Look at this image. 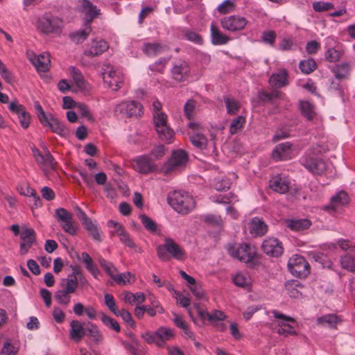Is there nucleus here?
<instances>
[{"label": "nucleus", "mask_w": 355, "mask_h": 355, "mask_svg": "<svg viewBox=\"0 0 355 355\" xmlns=\"http://www.w3.org/2000/svg\"><path fill=\"white\" fill-rule=\"evenodd\" d=\"M226 250L231 257L237 259L243 263H258L259 255L257 248L251 243L228 244L226 245Z\"/></svg>", "instance_id": "f257e3e1"}, {"label": "nucleus", "mask_w": 355, "mask_h": 355, "mask_svg": "<svg viewBox=\"0 0 355 355\" xmlns=\"http://www.w3.org/2000/svg\"><path fill=\"white\" fill-rule=\"evenodd\" d=\"M169 205L178 213L187 214L191 211L195 201L191 196L183 191H175L168 198Z\"/></svg>", "instance_id": "f03ea898"}, {"label": "nucleus", "mask_w": 355, "mask_h": 355, "mask_svg": "<svg viewBox=\"0 0 355 355\" xmlns=\"http://www.w3.org/2000/svg\"><path fill=\"white\" fill-rule=\"evenodd\" d=\"M34 107L37 118L44 127H48L53 132L65 136L68 131L64 125L51 114H46L39 102H35Z\"/></svg>", "instance_id": "7ed1b4c3"}, {"label": "nucleus", "mask_w": 355, "mask_h": 355, "mask_svg": "<svg viewBox=\"0 0 355 355\" xmlns=\"http://www.w3.org/2000/svg\"><path fill=\"white\" fill-rule=\"evenodd\" d=\"M63 26V21L52 15H44L37 21V29L45 35H60Z\"/></svg>", "instance_id": "20e7f679"}, {"label": "nucleus", "mask_w": 355, "mask_h": 355, "mask_svg": "<svg viewBox=\"0 0 355 355\" xmlns=\"http://www.w3.org/2000/svg\"><path fill=\"white\" fill-rule=\"evenodd\" d=\"M155 130L161 140L166 143H171L173 140L174 132L168 126L167 115L164 112L153 114Z\"/></svg>", "instance_id": "39448f33"}, {"label": "nucleus", "mask_w": 355, "mask_h": 355, "mask_svg": "<svg viewBox=\"0 0 355 355\" xmlns=\"http://www.w3.org/2000/svg\"><path fill=\"white\" fill-rule=\"evenodd\" d=\"M32 151L36 163L45 173L55 170L57 162L48 149L45 148L44 153H42L34 147L32 148Z\"/></svg>", "instance_id": "423d86ee"}, {"label": "nucleus", "mask_w": 355, "mask_h": 355, "mask_svg": "<svg viewBox=\"0 0 355 355\" xmlns=\"http://www.w3.org/2000/svg\"><path fill=\"white\" fill-rule=\"evenodd\" d=\"M193 306L197 311L198 316L200 317L201 323H199L196 319L193 318L190 309H188V313L193 321L199 326L202 325L206 320L213 323L217 321H223L226 318L225 314L221 311L213 310L211 313H209L206 310L202 309L200 304L198 303H195Z\"/></svg>", "instance_id": "0eeeda50"}, {"label": "nucleus", "mask_w": 355, "mask_h": 355, "mask_svg": "<svg viewBox=\"0 0 355 355\" xmlns=\"http://www.w3.org/2000/svg\"><path fill=\"white\" fill-rule=\"evenodd\" d=\"M55 217L65 232L72 236L76 234L77 227L71 212L64 208H58L55 211Z\"/></svg>", "instance_id": "6e6552de"}, {"label": "nucleus", "mask_w": 355, "mask_h": 355, "mask_svg": "<svg viewBox=\"0 0 355 355\" xmlns=\"http://www.w3.org/2000/svg\"><path fill=\"white\" fill-rule=\"evenodd\" d=\"M188 162L187 153L182 149L173 150L167 162L165 164L166 173L182 168L186 166Z\"/></svg>", "instance_id": "1a4fd4ad"}, {"label": "nucleus", "mask_w": 355, "mask_h": 355, "mask_svg": "<svg viewBox=\"0 0 355 355\" xmlns=\"http://www.w3.org/2000/svg\"><path fill=\"white\" fill-rule=\"evenodd\" d=\"M114 113L125 117L139 116L142 113V105L135 101L123 102L115 107Z\"/></svg>", "instance_id": "9d476101"}, {"label": "nucleus", "mask_w": 355, "mask_h": 355, "mask_svg": "<svg viewBox=\"0 0 355 355\" xmlns=\"http://www.w3.org/2000/svg\"><path fill=\"white\" fill-rule=\"evenodd\" d=\"M167 251L173 258L182 260L184 258V251L172 239H166L164 244L157 247V254L160 258H164V251Z\"/></svg>", "instance_id": "9b49d317"}, {"label": "nucleus", "mask_w": 355, "mask_h": 355, "mask_svg": "<svg viewBox=\"0 0 355 355\" xmlns=\"http://www.w3.org/2000/svg\"><path fill=\"white\" fill-rule=\"evenodd\" d=\"M78 9L85 15V25L101 15V10L89 0H78Z\"/></svg>", "instance_id": "f8f14e48"}, {"label": "nucleus", "mask_w": 355, "mask_h": 355, "mask_svg": "<svg viewBox=\"0 0 355 355\" xmlns=\"http://www.w3.org/2000/svg\"><path fill=\"white\" fill-rule=\"evenodd\" d=\"M133 169L142 174H148L155 169V164L148 155L138 156L131 162Z\"/></svg>", "instance_id": "ddd939ff"}, {"label": "nucleus", "mask_w": 355, "mask_h": 355, "mask_svg": "<svg viewBox=\"0 0 355 355\" xmlns=\"http://www.w3.org/2000/svg\"><path fill=\"white\" fill-rule=\"evenodd\" d=\"M220 24L224 29L235 32L243 30L247 24V20L243 17L231 15L222 18Z\"/></svg>", "instance_id": "4468645a"}, {"label": "nucleus", "mask_w": 355, "mask_h": 355, "mask_svg": "<svg viewBox=\"0 0 355 355\" xmlns=\"http://www.w3.org/2000/svg\"><path fill=\"white\" fill-rule=\"evenodd\" d=\"M272 313L275 318L282 320L279 322V327L277 329V332L279 334L284 335V336L297 334L296 331L294 329L293 327L287 323L288 322H295L294 318L279 313L277 311H273Z\"/></svg>", "instance_id": "2eb2a0df"}, {"label": "nucleus", "mask_w": 355, "mask_h": 355, "mask_svg": "<svg viewBox=\"0 0 355 355\" xmlns=\"http://www.w3.org/2000/svg\"><path fill=\"white\" fill-rule=\"evenodd\" d=\"M190 72V68L188 63L182 60H178L173 62L171 69V76L173 79L178 82L184 81Z\"/></svg>", "instance_id": "dca6fc26"}, {"label": "nucleus", "mask_w": 355, "mask_h": 355, "mask_svg": "<svg viewBox=\"0 0 355 355\" xmlns=\"http://www.w3.org/2000/svg\"><path fill=\"white\" fill-rule=\"evenodd\" d=\"M20 253L25 254L36 242V233L33 228H26L20 234Z\"/></svg>", "instance_id": "f3484780"}, {"label": "nucleus", "mask_w": 355, "mask_h": 355, "mask_svg": "<svg viewBox=\"0 0 355 355\" xmlns=\"http://www.w3.org/2000/svg\"><path fill=\"white\" fill-rule=\"evenodd\" d=\"M263 251L268 255L278 257L283 253L284 248L282 243L275 238H268L262 243Z\"/></svg>", "instance_id": "a211bd4d"}, {"label": "nucleus", "mask_w": 355, "mask_h": 355, "mask_svg": "<svg viewBox=\"0 0 355 355\" xmlns=\"http://www.w3.org/2000/svg\"><path fill=\"white\" fill-rule=\"evenodd\" d=\"M9 110L17 114L19 123L24 129H27L31 122V115L26 112L24 105L12 102L9 105Z\"/></svg>", "instance_id": "6ab92c4d"}, {"label": "nucleus", "mask_w": 355, "mask_h": 355, "mask_svg": "<svg viewBox=\"0 0 355 355\" xmlns=\"http://www.w3.org/2000/svg\"><path fill=\"white\" fill-rule=\"evenodd\" d=\"M104 83L113 91H117L123 83V77L121 73L110 70L108 73H103Z\"/></svg>", "instance_id": "aec40b11"}, {"label": "nucleus", "mask_w": 355, "mask_h": 355, "mask_svg": "<svg viewBox=\"0 0 355 355\" xmlns=\"http://www.w3.org/2000/svg\"><path fill=\"white\" fill-rule=\"evenodd\" d=\"M272 157L276 161L291 159L293 157L292 145L289 142L278 144L273 150Z\"/></svg>", "instance_id": "412c9836"}, {"label": "nucleus", "mask_w": 355, "mask_h": 355, "mask_svg": "<svg viewBox=\"0 0 355 355\" xmlns=\"http://www.w3.org/2000/svg\"><path fill=\"white\" fill-rule=\"evenodd\" d=\"M270 187L275 192L285 193L289 190L290 180L286 175H276L270 180Z\"/></svg>", "instance_id": "4be33fe9"}, {"label": "nucleus", "mask_w": 355, "mask_h": 355, "mask_svg": "<svg viewBox=\"0 0 355 355\" xmlns=\"http://www.w3.org/2000/svg\"><path fill=\"white\" fill-rule=\"evenodd\" d=\"M108 48L109 46L106 41L103 40H94L84 51V54L89 57L98 56L107 51Z\"/></svg>", "instance_id": "5701e85b"}, {"label": "nucleus", "mask_w": 355, "mask_h": 355, "mask_svg": "<svg viewBox=\"0 0 355 355\" xmlns=\"http://www.w3.org/2000/svg\"><path fill=\"white\" fill-rule=\"evenodd\" d=\"M303 165L310 172L315 175L322 174L326 168L325 162L318 158H306L303 161Z\"/></svg>", "instance_id": "b1692460"}, {"label": "nucleus", "mask_w": 355, "mask_h": 355, "mask_svg": "<svg viewBox=\"0 0 355 355\" xmlns=\"http://www.w3.org/2000/svg\"><path fill=\"white\" fill-rule=\"evenodd\" d=\"M29 59L38 71L45 72L49 69L51 63L49 53H43L39 55H34Z\"/></svg>", "instance_id": "393cba45"}, {"label": "nucleus", "mask_w": 355, "mask_h": 355, "mask_svg": "<svg viewBox=\"0 0 355 355\" xmlns=\"http://www.w3.org/2000/svg\"><path fill=\"white\" fill-rule=\"evenodd\" d=\"M105 272L111 277L119 285H125V284H132L135 280V277L130 272H123L120 274H114L113 269L114 268H104Z\"/></svg>", "instance_id": "a878e982"}, {"label": "nucleus", "mask_w": 355, "mask_h": 355, "mask_svg": "<svg viewBox=\"0 0 355 355\" xmlns=\"http://www.w3.org/2000/svg\"><path fill=\"white\" fill-rule=\"evenodd\" d=\"M80 269V268H72V272L68 275L66 279L64 289L71 293L75 292L78 281H82L83 275Z\"/></svg>", "instance_id": "bb28decb"}, {"label": "nucleus", "mask_w": 355, "mask_h": 355, "mask_svg": "<svg viewBox=\"0 0 355 355\" xmlns=\"http://www.w3.org/2000/svg\"><path fill=\"white\" fill-rule=\"evenodd\" d=\"M69 337L75 342H79L86 334V329H84L82 324L76 320L70 322Z\"/></svg>", "instance_id": "cd10ccee"}, {"label": "nucleus", "mask_w": 355, "mask_h": 355, "mask_svg": "<svg viewBox=\"0 0 355 355\" xmlns=\"http://www.w3.org/2000/svg\"><path fill=\"white\" fill-rule=\"evenodd\" d=\"M211 43L214 45L226 44L230 38L221 33L219 28L212 23L210 27Z\"/></svg>", "instance_id": "c85d7f7f"}, {"label": "nucleus", "mask_w": 355, "mask_h": 355, "mask_svg": "<svg viewBox=\"0 0 355 355\" xmlns=\"http://www.w3.org/2000/svg\"><path fill=\"white\" fill-rule=\"evenodd\" d=\"M250 234L254 236H263L267 232V225L259 218H254L249 224Z\"/></svg>", "instance_id": "c756f323"}, {"label": "nucleus", "mask_w": 355, "mask_h": 355, "mask_svg": "<svg viewBox=\"0 0 355 355\" xmlns=\"http://www.w3.org/2000/svg\"><path fill=\"white\" fill-rule=\"evenodd\" d=\"M141 51L148 57H155L164 51V46L157 42H146L144 44Z\"/></svg>", "instance_id": "7c9ffc66"}, {"label": "nucleus", "mask_w": 355, "mask_h": 355, "mask_svg": "<svg viewBox=\"0 0 355 355\" xmlns=\"http://www.w3.org/2000/svg\"><path fill=\"white\" fill-rule=\"evenodd\" d=\"M287 72L285 69H282L276 73H273L269 80L270 84L272 87L281 88L288 84Z\"/></svg>", "instance_id": "2f4dec72"}, {"label": "nucleus", "mask_w": 355, "mask_h": 355, "mask_svg": "<svg viewBox=\"0 0 355 355\" xmlns=\"http://www.w3.org/2000/svg\"><path fill=\"white\" fill-rule=\"evenodd\" d=\"M84 228L88 232V233L92 236L93 239L96 241H101V232L98 227L96 223L93 222L91 218H88L82 223Z\"/></svg>", "instance_id": "473e14b6"}, {"label": "nucleus", "mask_w": 355, "mask_h": 355, "mask_svg": "<svg viewBox=\"0 0 355 355\" xmlns=\"http://www.w3.org/2000/svg\"><path fill=\"white\" fill-rule=\"evenodd\" d=\"M342 321L341 318L336 314H326L318 318L317 323L328 326L331 328H336L338 324Z\"/></svg>", "instance_id": "72a5a7b5"}, {"label": "nucleus", "mask_w": 355, "mask_h": 355, "mask_svg": "<svg viewBox=\"0 0 355 355\" xmlns=\"http://www.w3.org/2000/svg\"><path fill=\"white\" fill-rule=\"evenodd\" d=\"M118 236L120 241L127 247L133 249L135 252H139L140 248L133 242L129 234L125 231L123 226H119L117 230Z\"/></svg>", "instance_id": "f704fd0d"}, {"label": "nucleus", "mask_w": 355, "mask_h": 355, "mask_svg": "<svg viewBox=\"0 0 355 355\" xmlns=\"http://www.w3.org/2000/svg\"><path fill=\"white\" fill-rule=\"evenodd\" d=\"M118 236L120 241L127 247L133 249L135 252H139L140 248L133 242L129 234L125 231L123 226H119L117 230Z\"/></svg>", "instance_id": "c9c22d12"}, {"label": "nucleus", "mask_w": 355, "mask_h": 355, "mask_svg": "<svg viewBox=\"0 0 355 355\" xmlns=\"http://www.w3.org/2000/svg\"><path fill=\"white\" fill-rule=\"evenodd\" d=\"M347 194L345 191H340L336 196L331 197L330 204L327 209H331L336 211L339 207L347 203Z\"/></svg>", "instance_id": "e433bc0d"}, {"label": "nucleus", "mask_w": 355, "mask_h": 355, "mask_svg": "<svg viewBox=\"0 0 355 355\" xmlns=\"http://www.w3.org/2000/svg\"><path fill=\"white\" fill-rule=\"evenodd\" d=\"M189 139L191 144L199 149H205L207 145V139L201 132H189Z\"/></svg>", "instance_id": "4c0bfd02"}, {"label": "nucleus", "mask_w": 355, "mask_h": 355, "mask_svg": "<svg viewBox=\"0 0 355 355\" xmlns=\"http://www.w3.org/2000/svg\"><path fill=\"white\" fill-rule=\"evenodd\" d=\"M85 335L96 345L99 344L103 340V336L97 326L91 322L88 323Z\"/></svg>", "instance_id": "58836bf2"}, {"label": "nucleus", "mask_w": 355, "mask_h": 355, "mask_svg": "<svg viewBox=\"0 0 355 355\" xmlns=\"http://www.w3.org/2000/svg\"><path fill=\"white\" fill-rule=\"evenodd\" d=\"M156 334L157 339V346L159 347H163L165 344V342L170 340L173 336V331L168 328L165 327H161L158 329L156 331Z\"/></svg>", "instance_id": "ea45409f"}, {"label": "nucleus", "mask_w": 355, "mask_h": 355, "mask_svg": "<svg viewBox=\"0 0 355 355\" xmlns=\"http://www.w3.org/2000/svg\"><path fill=\"white\" fill-rule=\"evenodd\" d=\"M286 225L292 230L302 231L310 227L311 222L307 219L288 220Z\"/></svg>", "instance_id": "a19ab883"}, {"label": "nucleus", "mask_w": 355, "mask_h": 355, "mask_svg": "<svg viewBox=\"0 0 355 355\" xmlns=\"http://www.w3.org/2000/svg\"><path fill=\"white\" fill-rule=\"evenodd\" d=\"M85 26L86 27L85 29L79 30L70 35V38L73 42L80 44L87 40V37L92 31V28L90 24Z\"/></svg>", "instance_id": "79ce46f5"}, {"label": "nucleus", "mask_w": 355, "mask_h": 355, "mask_svg": "<svg viewBox=\"0 0 355 355\" xmlns=\"http://www.w3.org/2000/svg\"><path fill=\"white\" fill-rule=\"evenodd\" d=\"M300 284L296 280L287 281L285 284V288L288 295L293 298H299L302 296L301 292L297 288Z\"/></svg>", "instance_id": "37998d69"}, {"label": "nucleus", "mask_w": 355, "mask_h": 355, "mask_svg": "<svg viewBox=\"0 0 355 355\" xmlns=\"http://www.w3.org/2000/svg\"><path fill=\"white\" fill-rule=\"evenodd\" d=\"M224 103L227 108V112L229 114H236L240 110L241 104L239 101L234 98L225 96L224 97Z\"/></svg>", "instance_id": "c03bdc74"}, {"label": "nucleus", "mask_w": 355, "mask_h": 355, "mask_svg": "<svg viewBox=\"0 0 355 355\" xmlns=\"http://www.w3.org/2000/svg\"><path fill=\"white\" fill-rule=\"evenodd\" d=\"M350 69V66L347 63L337 65L334 71L335 78L338 80L347 78L349 76Z\"/></svg>", "instance_id": "a18cd8bd"}, {"label": "nucleus", "mask_w": 355, "mask_h": 355, "mask_svg": "<svg viewBox=\"0 0 355 355\" xmlns=\"http://www.w3.org/2000/svg\"><path fill=\"white\" fill-rule=\"evenodd\" d=\"M245 118L243 116H239L234 119L230 126V132L231 135L236 134L239 131L243 129L245 124Z\"/></svg>", "instance_id": "49530a36"}, {"label": "nucleus", "mask_w": 355, "mask_h": 355, "mask_svg": "<svg viewBox=\"0 0 355 355\" xmlns=\"http://www.w3.org/2000/svg\"><path fill=\"white\" fill-rule=\"evenodd\" d=\"M69 72L76 86L80 89H85V81L80 70L76 69L74 67H71L69 68Z\"/></svg>", "instance_id": "de8ad7c7"}, {"label": "nucleus", "mask_w": 355, "mask_h": 355, "mask_svg": "<svg viewBox=\"0 0 355 355\" xmlns=\"http://www.w3.org/2000/svg\"><path fill=\"white\" fill-rule=\"evenodd\" d=\"M233 282L235 285L250 290L251 286V281L250 277L238 273L233 277Z\"/></svg>", "instance_id": "09e8293b"}, {"label": "nucleus", "mask_w": 355, "mask_h": 355, "mask_svg": "<svg viewBox=\"0 0 355 355\" xmlns=\"http://www.w3.org/2000/svg\"><path fill=\"white\" fill-rule=\"evenodd\" d=\"M315 61L312 59L302 60L299 64L301 71L305 74H309L316 69Z\"/></svg>", "instance_id": "8fccbe9b"}, {"label": "nucleus", "mask_w": 355, "mask_h": 355, "mask_svg": "<svg viewBox=\"0 0 355 355\" xmlns=\"http://www.w3.org/2000/svg\"><path fill=\"white\" fill-rule=\"evenodd\" d=\"M302 114L308 119L311 120L315 115L313 105L309 101H302L300 103Z\"/></svg>", "instance_id": "3c124183"}, {"label": "nucleus", "mask_w": 355, "mask_h": 355, "mask_svg": "<svg viewBox=\"0 0 355 355\" xmlns=\"http://www.w3.org/2000/svg\"><path fill=\"white\" fill-rule=\"evenodd\" d=\"M101 320L102 322L106 327H107L109 329L114 330V331H116L117 333L120 332V331H121L120 325L117 322V321L115 320L114 319L103 313L101 315Z\"/></svg>", "instance_id": "603ef678"}, {"label": "nucleus", "mask_w": 355, "mask_h": 355, "mask_svg": "<svg viewBox=\"0 0 355 355\" xmlns=\"http://www.w3.org/2000/svg\"><path fill=\"white\" fill-rule=\"evenodd\" d=\"M173 315L174 316L173 320L174 324L180 329L184 330V332L186 335H187L189 337H191L193 336V333L189 330L187 322L182 318L181 316L178 315V314L173 313Z\"/></svg>", "instance_id": "864d4df0"}, {"label": "nucleus", "mask_w": 355, "mask_h": 355, "mask_svg": "<svg viewBox=\"0 0 355 355\" xmlns=\"http://www.w3.org/2000/svg\"><path fill=\"white\" fill-rule=\"evenodd\" d=\"M235 9V4L232 0H225L222 3H220L218 8L217 10L223 15H225L230 12H232Z\"/></svg>", "instance_id": "5fc2aeb1"}, {"label": "nucleus", "mask_w": 355, "mask_h": 355, "mask_svg": "<svg viewBox=\"0 0 355 355\" xmlns=\"http://www.w3.org/2000/svg\"><path fill=\"white\" fill-rule=\"evenodd\" d=\"M287 266H309V264L302 256L293 254L289 259Z\"/></svg>", "instance_id": "6e6d98bb"}, {"label": "nucleus", "mask_w": 355, "mask_h": 355, "mask_svg": "<svg viewBox=\"0 0 355 355\" xmlns=\"http://www.w3.org/2000/svg\"><path fill=\"white\" fill-rule=\"evenodd\" d=\"M311 268H288L289 272L300 279L306 278L310 274Z\"/></svg>", "instance_id": "4d7b16f0"}, {"label": "nucleus", "mask_w": 355, "mask_h": 355, "mask_svg": "<svg viewBox=\"0 0 355 355\" xmlns=\"http://www.w3.org/2000/svg\"><path fill=\"white\" fill-rule=\"evenodd\" d=\"M189 290L195 296L196 300H203L206 298L205 293L200 284L196 282L189 286Z\"/></svg>", "instance_id": "13d9d810"}, {"label": "nucleus", "mask_w": 355, "mask_h": 355, "mask_svg": "<svg viewBox=\"0 0 355 355\" xmlns=\"http://www.w3.org/2000/svg\"><path fill=\"white\" fill-rule=\"evenodd\" d=\"M140 218L143 225L147 230L151 232H156L157 224L150 217L145 214H143L140 216Z\"/></svg>", "instance_id": "bf43d9fd"}, {"label": "nucleus", "mask_w": 355, "mask_h": 355, "mask_svg": "<svg viewBox=\"0 0 355 355\" xmlns=\"http://www.w3.org/2000/svg\"><path fill=\"white\" fill-rule=\"evenodd\" d=\"M334 7V4L329 2L317 1L313 3V10L318 12L328 11Z\"/></svg>", "instance_id": "052dcab7"}, {"label": "nucleus", "mask_w": 355, "mask_h": 355, "mask_svg": "<svg viewBox=\"0 0 355 355\" xmlns=\"http://www.w3.org/2000/svg\"><path fill=\"white\" fill-rule=\"evenodd\" d=\"M70 293L67 290H60L55 295V300L61 304L67 305L70 301Z\"/></svg>", "instance_id": "680f3d73"}, {"label": "nucleus", "mask_w": 355, "mask_h": 355, "mask_svg": "<svg viewBox=\"0 0 355 355\" xmlns=\"http://www.w3.org/2000/svg\"><path fill=\"white\" fill-rule=\"evenodd\" d=\"M19 349L10 342L4 343L0 355H16Z\"/></svg>", "instance_id": "e2e57ef3"}, {"label": "nucleus", "mask_w": 355, "mask_h": 355, "mask_svg": "<svg viewBox=\"0 0 355 355\" xmlns=\"http://www.w3.org/2000/svg\"><path fill=\"white\" fill-rule=\"evenodd\" d=\"M196 103L193 100H189L184 105V112L185 116L189 119H191L194 116Z\"/></svg>", "instance_id": "0e129e2a"}, {"label": "nucleus", "mask_w": 355, "mask_h": 355, "mask_svg": "<svg viewBox=\"0 0 355 355\" xmlns=\"http://www.w3.org/2000/svg\"><path fill=\"white\" fill-rule=\"evenodd\" d=\"M104 297L105 305L107 306L109 310L114 314L116 313V311L119 313V309L116 305L114 297L112 295L107 293L105 295Z\"/></svg>", "instance_id": "69168bd1"}, {"label": "nucleus", "mask_w": 355, "mask_h": 355, "mask_svg": "<svg viewBox=\"0 0 355 355\" xmlns=\"http://www.w3.org/2000/svg\"><path fill=\"white\" fill-rule=\"evenodd\" d=\"M168 61V59L161 58L158 61L155 62L153 64L149 66L151 71H157L162 73L165 69V67Z\"/></svg>", "instance_id": "338daca9"}, {"label": "nucleus", "mask_w": 355, "mask_h": 355, "mask_svg": "<svg viewBox=\"0 0 355 355\" xmlns=\"http://www.w3.org/2000/svg\"><path fill=\"white\" fill-rule=\"evenodd\" d=\"M114 315L116 316H121L123 321L128 324L130 327H134L135 326V322L132 320V315L129 311L125 309L121 311L119 310V313H117L116 311V313H114Z\"/></svg>", "instance_id": "774afa93"}]
</instances>
